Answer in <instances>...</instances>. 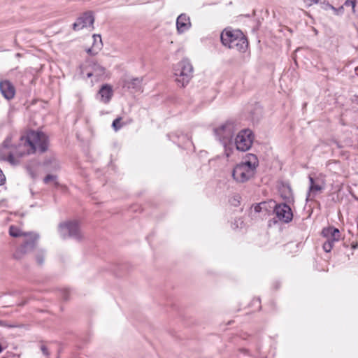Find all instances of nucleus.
Instances as JSON below:
<instances>
[{
    "label": "nucleus",
    "mask_w": 358,
    "mask_h": 358,
    "mask_svg": "<svg viewBox=\"0 0 358 358\" xmlns=\"http://www.w3.org/2000/svg\"><path fill=\"white\" fill-rule=\"evenodd\" d=\"M21 143L18 146L11 144V137L8 136L0 148V159L15 165L19 158L34 153L37 149L45 152L48 148V138L43 132L31 131L26 136H21Z\"/></svg>",
    "instance_id": "obj_1"
},
{
    "label": "nucleus",
    "mask_w": 358,
    "mask_h": 358,
    "mask_svg": "<svg viewBox=\"0 0 358 358\" xmlns=\"http://www.w3.org/2000/svg\"><path fill=\"white\" fill-rule=\"evenodd\" d=\"M258 166V159L255 155L250 154L247 159L237 164L233 169L232 177L238 182H245L252 178Z\"/></svg>",
    "instance_id": "obj_2"
},
{
    "label": "nucleus",
    "mask_w": 358,
    "mask_h": 358,
    "mask_svg": "<svg viewBox=\"0 0 358 358\" xmlns=\"http://www.w3.org/2000/svg\"><path fill=\"white\" fill-rule=\"evenodd\" d=\"M220 38L222 43L230 49H236L239 52H245L247 50V38L239 29H225L221 33Z\"/></svg>",
    "instance_id": "obj_3"
},
{
    "label": "nucleus",
    "mask_w": 358,
    "mask_h": 358,
    "mask_svg": "<svg viewBox=\"0 0 358 358\" xmlns=\"http://www.w3.org/2000/svg\"><path fill=\"white\" fill-rule=\"evenodd\" d=\"M173 70L176 82L181 87H185L187 85L192 78L193 66L187 59H184L178 62Z\"/></svg>",
    "instance_id": "obj_4"
},
{
    "label": "nucleus",
    "mask_w": 358,
    "mask_h": 358,
    "mask_svg": "<svg viewBox=\"0 0 358 358\" xmlns=\"http://www.w3.org/2000/svg\"><path fill=\"white\" fill-rule=\"evenodd\" d=\"M236 125L232 121H227L224 124L214 129L215 134L223 146L231 144L235 131Z\"/></svg>",
    "instance_id": "obj_5"
},
{
    "label": "nucleus",
    "mask_w": 358,
    "mask_h": 358,
    "mask_svg": "<svg viewBox=\"0 0 358 358\" xmlns=\"http://www.w3.org/2000/svg\"><path fill=\"white\" fill-rule=\"evenodd\" d=\"M59 231L63 238L70 237L76 240H80L83 237L79 224L76 221H69L60 224Z\"/></svg>",
    "instance_id": "obj_6"
},
{
    "label": "nucleus",
    "mask_w": 358,
    "mask_h": 358,
    "mask_svg": "<svg viewBox=\"0 0 358 358\" xmlns=\"http://www.w3.org/2000/svg\"><path fill=\"white\" fill-rule=\"evenodd\" d=\"M253 140V133L250 129H242L238 132L235 138L236 149L242 152L248 150L252 145Z\"/></svg>",
    "instance_id": "obj_7"
},
{
    "label": "nucleus",
    "mask_w": 358,
    "mask_h": 358,
    "mask_svg": "<svg viewBox=\"0 0 358 358\" xmlns=\"http://www.w3.org/2000/svg\"><path fill=\"white\" fill-rule=\"evenodd\" d=\"M322 235L327 238L322 246L323 250L326 252H331L335 243L338 242L341 238L340 231L334 227L324 228L322 231Z\"/></svg>",
    "instance_id": "obj_8"
},
{
    "label": "nucleus",
    "mask_w": 358,
    "mask_h": 358,
    "mask_svg": "<svg viewBox=\"0 0 358 358\" xmlns=\"http://www.w3.org/2000/svg\"><path fill=\"white\" fill-rule=\"evenodd\" d=\"M273 213L279 221L283 223H289L293 219V213L289 206L285 203L275 204Z\"/></svg>",
    "instance_id": "obj_9"
},
{
    "label": "nucleus",
    "mask_w": 358,
    "mask_h": 358,
    "mask_svg": "<svg viewBox=\"0 0 358 358\" xmlns=\"http://www.w3.org/2000/svg\"><path fill=\"white\" fill-rule=\"evenodd\" d=\"M94 21L92 12H86L82 16L78 17L73 24L74 30H80L85 27H91Z\"/></svg>",
    "instance_id": "obj_10"
},
{
    "label": "nucleus",
    "mask_w": 358,
    "mask_h": 358,
    "mask_svg": "<svg viewBox=\"0 0 358 358\" xmlns=\"http://www.w3.org/2000/svg\"><path fill=\"white\" fill-rule=\"evenodd\" d=\"M0 92L5 99L10 100L15 96V88L9 80H1Z\"/></svg>",
    "instance_id": "obj_11"
},
{
    "label": "nucleus",
    "mask_w": 358,
    "mask_h": 358,
    "mask_svg": "<svg viewBox=\"0 0 358 358\" xmlns=\"http://www.w3.org/2000/svg\"><path fill=\"white\" fill-rule=\"evenodd\" d=\"M190 18L185 13L180 14L176 20V28L179 34H182L191 27Z\"/></svg>",
    "instance_id": "obj_12"
},
{
    "label": "nucleus",
    "mask_w": 358,
    "mask_h": 358,
    "mask_svg": "<svg viewBox=\"0 0 358 358\" xmlns=\"http://www.w3.org/2000/svg\"><path fill=\"white\" fill-rule=\"evenodd\" d=\"M24 237V242L23 243V244L21 245V247L27 253L29 252L32 251L35 248L36 245V242L38 239V236L36 234L29 232Z\"/></svg>",
    "instance_id": "obj_13"
},
{
    "label": "nucleus",
    "mask_w": 358,
    "mask_h": 358,
    "mask_svg": "<svg viewBox=\"0 0 358 358\" xmlns=\"http://www.w3.org/2000/svg\"><path fill=\"white\" fill-rule=\"evenodd\" d=\"M113 95V90L111 85L105 84L101 86L98 92V96L100 101L103 103H108Z\"/></svg>",
    "instance_id": "obj_14"
},
{
    "label": "nucleus",
    "mask_w": 358,
    "mask_h": 358,
    "mask_svg": "<svg viewBox=\"0 0 358 358\" xmlns=\"http://www.w3.org/2000/svg\"><path fill=\"white\" fill-rule=\"evenodd\" d=\"M91 71L87 73V76L90 78L93 76H101L105 73V68L96 62H92L90 64Z\"/></svg>",
    "instance_id": "obj_15"
},
{
    "label": "nucleus",
    "mask_w": 358,
    "mask_h": 358,
    "mask_svg": "<svg viewBox=\"0 0 358 358\" xmlns=\"http://www.w3.org/2000/svg\"><path fill=\"white\" fill-rule=\"evenodd\" d=\"M310 181L309 191L307 194V199L312 196L315 192H320L322 189V187L319 184H315V180L310 176L308 177Z\"/></svg>",
    "instance_id": "obj_16"
},
{
    "label": "nucleus",
    "mask_w": 358,
    "mask_h": 358,
    "mask_svg": "<svg viewBox=\"0 0 358 358\" xmlns=\"http://www.w3.org/2000/svg\"><path fill=\"white\" fill-rule=\"evenodd\" d=\"M141 83H142V78H135L131 79L130 80L127 81L126 85L128 88H132L136 90H138L141 88Z\"/></svg>",
    "instance_id": "obj_17"
},
{
    "label": "nucleus",
    "mask_w": 358,
    "mask_h": 358,
    "mask_svg": "<svg viewBox=\"0 0 358 358\" xmlns=\"http://www.w3.org/2000/svg\"><path fill=\"white\" fill-rule=\"evenodd\" d=\"M9 234L13 237H20L27 236V233L22 232L19 228L15 226H10L9 228Z\"/></svg>",
    "instance_id": "obj_18"
},
{
    "label": "nucleus",
    "mask_w": 358,
    "mask_h": 358,
    "mask_svg": "<svg viewBox=\"0 0 358 358\" xmlns=\"http://www.w3.org/2000/svg\"><path fill=\"white\" fill-rule=\"evenodd\" d=\"M285 194L282 193V196L284 199L288 200L292 196V189L289 185L283 186Z\"/></svg>",
    "instance_id": "obj_19"
},
{
    "label": "nucleus",
    "mask_w": 358,
    "mask_h": 358,
    "mask_svg": "<svg viewBox=\"0 0 358 358\" xmlns=\"http://www.w3.org/2000/svg\"><path fill=\"white\" fill-rule=\"evenodd\" d=\"M25 254H27L26 251L20 246L13 254V257L16 259H20Z\"/></svg>",
    "instance_id": "obj_20"
},
{
    "label": "nucleus",
    "mask_w": 358,
    "mask_h": 358,
    "mask_svg": "<svg viewBox=\"0 0 358 358\" xmlns=\"http://www.w3.org/2000/svg\"><path fill=\"white\" fill-rule=\"evenodd\" d=\"M121 120L122 118L121 117H117L116 119H115L113 122V124H112V127L114 129L115 131H118L119 129H120L123 124H121Z\"/></svg>",
    "instance_id": "obj_21"
},
{
    "label": "nucleus",
    "mask_w": 358,
    "mask_h": 358,
    "mask_svg": "<svg viewBox=\"0 0 358 358\" xmlns=\"http://www.w3.org/2000/svg\"><path fill=\"white\" fill-rule=\"evenodd\" d=\"M356 3H357L356 0H346L344 5L346 7H351L352 13L356 14L357 13L356 10H355Z\"/></svg>",
    "instance_id": "obj_22"
},
{
    "label": "nucleus",
    "mask_w": 358,
    "mask_h": 358,
    "mask_svg": "<svg viewBox=\"0 0 358 358\" xmlns=\"http://www.w3.org/2000/svg\"><path fill=\"white\" fill-rule=\"evenodd\" d=\"M56 180H57L56 176L48 174L44 178L43 182H44V183L48 184L50 181H54L55 182V184L57 185V182L56 181Z\"/></svg>",
    "instance_id": "obj_23"
},
{
    "label": "nucleus",
    "mask_w": 358,
    "mask_h": 358,
    "mask_svg": "<svg viewBox=\"0 0 358 358\" xmlns=\"http://www.w3.org/2000/svg\"><path fill=\"white\" fill-rule=\"evenodd\" d=\"M44 253L43 251H40L36 257V262L38 265L42 266L44 263Z\"/></svg>",
    "instance_id": "obj_24"
},
{
    "label": "nucleus",
    "mask_w": 358,
    "mask_h": 358,
    "mask_svg": "<svg viewBox=\"0 0 358 358\" xmlns=\"http://www.w3.org/2000/svg\"><path fill=\"white\" fill-rule=\"evenodd\" d=\"M321 6L323 9L327 10L328 8H331L333 10H334L336 13L338 11V10L334 8L332 5H331L328 1H324L321 3Z\"/></svg>",
    "instance_id": "obj_25"
},
{
    "label": "nucleus",
    "mask_w": 358,
    "mask_h": 358,
    "mask_svg": "<svg viewBox=\"0 0 358 358\" xmlns=\"http://www.w3.org/2000/svg\"><path fill=\"white\" fill-rule=\"evenodd\" d=\"M224 152H225V155L227 157H229L231 152H232V142L231 143V144H227L226 145V146H224Z\"/></svg>",
    "instance_id": "obj_26"
},
{
    "label": "nucleus",
    "mask_w": 358,
    "mask_h": 358,
    "mask_svg": "<svg viewBox=\"0 0 358 358\" xmlns=\"http://www.w3.org/2000/svg\"><path fill=\"white\" fill-rule=\"evenodd\" d=\"M41 350L43 352V354L46 356V357H48L49 356V352H48V348L45 345H42L41 346Z\"/></svg>",
    "instance_id": "obj_27"
},
{
    "label": "nucleus",
    "mask_w": 358,
    "mask_h": 358,
    "mask_svg": "<svg viewBox=\"0 0 358 358\" xmlns=\"http://www.w3.org/2000/svg\"><path fill=\"white\" fill-rule=\"evenodd\" d=\"M5 180H6V177H5L3 171L0 169V185H3L5 182Z\"/></svg>",
    "instance_id": "obj_28"
},
{
    "label": "nucleus",
    "mask_w": 358,
    "mask_h": 358,
    "mask_svg": "<svg viewBox=\"0 0 358 358\" xmlns=\"http://www.w3.org/2000/svg\"><path fill=\"white\" fill-rule=\"evenodd\" d=\"M320 0H305L308 6H310L313 4H316L319 2Z\"/></svg>",
    "instance_id": "obj_29"
},
{
    "label": "nucleus",
    "mask_w": 358,
    "mask_h": 358,
    "mask_svg": "<svg viewBox=\"0 0 358 358\" xmlns=\"http://www.w3.org/2000/svg\"><path fill=\"white\" fill-rule=\"evenodd\" d=\"M62 297L64 300L69 299V291L67 289L62 290Z\"/></svg>",
    "instance_id": "obj_30"
},
{
    "label": "nucleus",
    "mask_w": 358,
    "mask_h": 358,
    "mask_svg": "<svg viewBox=\"0 0 358 358\" xmlns=\"http://www.w3.org/2000/svg\"><path fill=\"white\" fill-rule=\"evenodd\" d=\"M94 41H97V38L99 39L100 43H101V38L100 35H94L93 36Z\"/></svg>",
    "instance_id": "obj_31"
},
{
    "label": "nucleus",
    "mask_w": 358,
    "mask_h": 358,
    "mask_svg": "<svg viewBox=\"0 0 358 358\" xmlns=\"http://www.w3.org/2000/svg\"><path fill=\"white\" fill-rule=\"evenodd\" d=\"M255 211L259 212L260 210V206L257 205V206H255Z\"/></svg>",
    "instance_id": "obj_32"
},
{
    "label": "nucleus",
    "mask_w": 358,
    "mask_h": 358,
    "mask_svg": "<svg viewBox=\"0 0 358 358\" xmlns=\"http://www.w3.org/2000/svg\"><path fill=\"white\" fill-rule=\"evenodd\" d=\"M49 163H50V162H49V161H45V162H44V164H45V166H48Z\"/></svg>",
    "instance_id": "obj_33"
},
{
    "label": "nucleus",
    "mask_w": 358,
    "mask_h": 358,
    "mask_svg": "<svg viewBox=\"0 0 358 358\" xmlns=\"http://www.w3.org/2000/svg\"><path fill=\"white\" fill-rule=\"evenodd\" d=\"M357 247H358V244H357V243L356 245H354L352 246V248H357Z\"/></svg>",
    "instance_id": "obj_34"
},
{
    "label": "nucleus",
    "mask_w": 358,
    "mask_h": 358,
    "mask_svg": "<svg viewBox=\"0 0 358 358\" xmlns=\"http://www.w3.org/2000/svg\"><path fill=\"white\" fill-rule=\"evenodd\" d=\"M0 326H3V322L0 320Z\"/></svg>",
    "instance_id": "obj_35"
},
{
    "label": "nucleus",
    "mask_w": 358,
    "mask_h": 358,
    "mask_svg": "<svg viewBox=\"0 0 358 358\" xmlns=\"http://www.w3.org/2000/svg\"><path fill=\"white\" fill-rule=\"evenodd\" d=\"M2 350H3V348H2L1 345L0 344V353L2 352Z\"/></svg>",
    "instance_id": "obj_36"
},
{
    "label": "nucleus",
    "mask_w": 358,
    "mask_h": 358,
    "mask_svg": "<svg viewBox=\"0 0 358 358\" xmlns=\"http://www.w3.org/2000/svg\"><path fill=\"white\" fill-rule=\"evenodd\" d=\"M87 52H91V49H89V50H87Z\"/></svg>",
    "instance_id": "obj_37"
},
{
    "label": "nucleus",
    "mask_w": 358,
    "mask_h": 358,
    "mask_svg": "<svg viewBox=\"0 0 358 358\" xmlns=\"http://www.w3.org/2000/svg\"><path fill=\"white\" fill-rule=\"evenodd\" d=\"M1 51V49L0 48V52Z\"/></svg>",
    "instance_id": "obj_38"
},
{
    "label": "nucleus",
    "mask_w": 358,
    "mask_h": 358,
    "mask_svg": "<svg viewBox=\"0 0 358 358\" xmlns=\"http://www.w3.org/2000/svg\"><path fill=\"white\" fill-rule=\"evenodd\" d=\"M357 76H358V73H357Z\"/></svg>",
    "instance_id": "obj_39"
}]
</instances>
